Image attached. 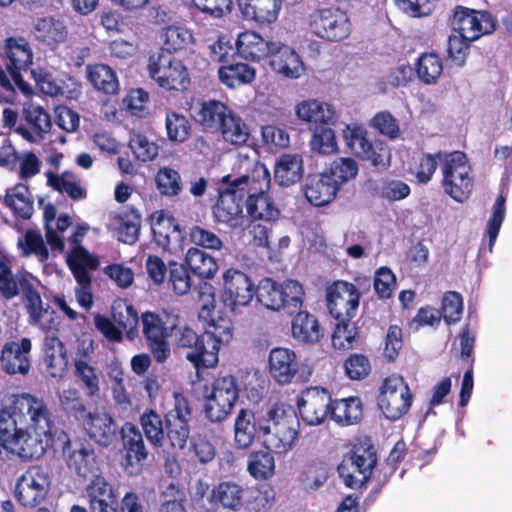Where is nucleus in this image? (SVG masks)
I'll use <instances>...</instances> for the list:
<instances>
[{"label": "nucleus", "instance_id": "1", "mask_svg": "<svg viewBox=\"0 0 512 512\" xmlns=\"http://www.w3.org/2000/svg\"><path fill=\"white\" fill-rule=\"evenodd\" d=\"M51 426V413L44 400L27 393L17 395L0 412V447L10 458L38 459L45 452L39 435L50 432Z\"/></svg>", "mask_w": 512, "mask_h": 512}, {"label": "nucleus", "instance_id": "2", "mask_svg": "<svg viewBox=\"0 0 512 512\" xmlns=\"http://www.w3.org/2000/svg\"><path fill=\"white\" fill-rule=\"evenodd\" d=\"M210 504L230 512H268L275 502L272 487L247 488L235 481H222L215 485L208 498Z\"/></svg>", "mask_w": 512, "mask_h": 512}, {"label": "nucleus", "instance_id": "3", "mask_svg": "<svg viewBox=\"0 0 512 512\" xmlns=\"http://www.w3.org/2000/svg\"><path fill=\"white\" fill-rule=\"evenodd\" d=\"M268 432L263 433L264 446L278 455L288 453L295 446L299 435V420L292 408L274 403L267 410Z\"/></svg>", "mask_w": 512, "mask_h": 512}, {"label": "nucleus", "instance_id": "4", "mask_svg": "<svg viewBox=\"0 0 512 512\" xmlns=\"http://www.w3.org/2000/svg\"><path fill=\"white\" fill-rule=\"evenodd\" d=\"M247 177L244 195L245 206L248 215L253 220L275 221L280 215V210L268 194L271 185V176L267 167L256 162Z\"/></svg>", "mask_w": 512, "mask_h": 512}, {"label": "nucleus", "instance_id": "5", "mask_svg": "<svg viewBox=\"0 0 512 512\" xmlns=\"http://www.w3.org/2000/svg\"><path fill=\"white\" fill-rule=\"evenodd\" d=\"M247 177L233 178L225 175L221 179L224 187L218 189V198L212 206L213 219L218 224L226 225L229 228H237L243 224V208L245 203V183Z\"/></svg>", "mask_w": 512, "mask_h": 512}, {"label": "nucleus", "instance_id": "6", "mask_svg": "<svg viewBox=\"0 0 512 512\" xmlns=\"http://www.w3.org/2000/svg\"><path fill=\"white\" fill-rule=\"evenodd\" d=\"M377 461L374 445L367 441H359L344 454L337 471L345 486L358 489L370 480Z\"/></svg>", "mask_w": 512, "mask_h": 512}, {"label": "nucleus", "instance_id": "7", "mask_svg": "<svg viewBox=\"0 0 512 512\" xmlns=\"http://www.w3.org/2000/svg\"><path fill=\"white\" fill-rule=\"evenodd\" d=\"M303 286L293 279H287L282 284L272 278L262 279L256 287V298L265 308L294 314L301 309L304 300Z\"/></svg>", "mask_w": 512, "mask_h": 512}, {"label": "nucleus", "instance_id": "8", "mask_svg": "<svg viewBox=\"0 0 512 512\" xmlns=\"http://www.w3.org/2000/svg\"><path fill=\"white\" fill-rule=\"evenodd\" d=\"M240 388L235 376L219 375L213 379L210 388L205 387V417L212 423H222L232 413L239 398Z\"/></svg>", "mask_w": 512, "mask_h": 512}, {"label": "nucleus", "instance_id": "9", "mask_svg": "<svg viewBox=\"0 0 512 512\" xmlns=\"http://www.w3.org/2000/svg\"><path fill=\"white\" fill-rule=\"evenodd\" d=\"M443 165H441V187L445 194L459 203L466 201L474 187V180L471 176V166L463 151H452L449 154H442Z\"/></svg>", "mask_w": 512, "mask_h": 512}, {"label": "nucleus", "instance_id": "10", "mask_svg": "<svg viewBox=\"0 0 512 512\" xmlns=\"http://www.w3.org/2000/svg\"><path fill=\"white\" fill-rule=\"evenodd\" d=\"M149 76L167 91H186L191 85L188 68L170 53L157 51L148 60Z\"/></svg>", "mask_w": 512, "mask_h": 512}, {"label": "nucleus", "instance_id": "11", "mask_svg": "<svg viewBox=\"0 0 512 512\" xmlns=\"http://www.w3.org/2000/svg\"><path fill=\"white\" fill-rule=\"evenodd\" d=\"M175 346L185 351L186 359L199 371L214 368L219 362L218 356H213L214 347H210L208 334H198L187 325H175L171 328Z\"/></svg>", "mask_w": 512, "mask_h": 512}, {"label": "nucleus", "instance_id": "12", "mask_svg": "<svg viewBox=\"0 0 512 512\" xmlns=\"http://www.w3.org/2000/svg\"><path fill=\"white\" fill-rule=\"evenodd\" d=\"M413 399L405 379L401 375L392 374L382 381L377 406L386 419L397 421L409 412Z\"/></svg>", "mask_w": 512, "mask_h": 512}, {"label": "nucleus", "instance_id": "13", "mask_svg": "<svg viewBox=\"0 0 512 512\" xmlns=\"http://www.w3.org/2000/svg\"><path fill=\"white\" fill-rule=\"evenodd\" d=\"M0 60L14 85L25 95L32 94L31 86L22 77V72H27L33 64L29 42L24 37L6 38L0 51Z\"/></svg>", "mask_w": 512, "mask_h": 512}, {"label": "nucleus", "instance_id": "14", "mask_svg": "<svg viewBox=\"0 0 512 512\" xmlns=\"http://www.w3.org/2000/svg\"><path fill=\"white\" fill-rule=\"evenodd\" d=\"M453 31L474 42L496 30V19L486 10H475L462 5L453 9L449 19Z\"/></svg>", "mask_w": 512, "mask_h": 512}, {"label": "nucleus", "instance_id": "15", "mask_svg": "<svg viewBox=\"0 0 512 512\" xmlns=\"http://www.w3.org/2000/svg\"><path fill=\"white\" fill-rule=\"evenodd\" d=\"M343 138L351 153L357 158L369 161L373 166H386L390 160V150L383 142L373 140L369 132L358 125H347Z\"/></svg>", "mask_w": 512, "mask_h": 512}, {"label": "nucleus", "instance_id": "16", "mask_svg": "<svg viewBox=\"0 0 512 512\" xmlns=\"http://www.w3.org/2000/svg\"><path fill=\"white\" fill-rule=\"evenodd\" d=\"M174 405L165 415V438L173 449L183 450L190 440L192 408L188 398L180 392L173 393Z\"/></svg>", "mask_w": 512, "mask_h": 512}, {"label": "nucleus", "instance_id": "17", "mask_svg": "<svg viewBox=\"0 0 512 512\" xmlns=\"http://www.w3.org/2000/svg\"><path fill=\"white\" fill-rule=\"evenodd\" d=\"M360 297L359 289L353 283L344 280L333 282L326 293L329 313L336 321H351L356 316Z\"/></svg>", "mask_w": 512, "mask_h": 512}, {"label": "nucleus", "instance_id": "18", "mask_svg": "<svg viewBox=\"0 0 512 512\" xmlns=\"http://www.w3.org/2000/svg\"><path fill=\"white\" fill-rule=\"evenodd\" d=\"M303 366L296 352L292 349L275 347L269 352L268 374L278 385L285 386L299 380L304 381Z\"/></svg>", "mask_w": 512, "mask_h": 512}, {"label": "nucleus", "instance_id": "19", "mask_svg": "<svg viewBox=\"0 0 512 512\" xmlns=\"http://www.w3.org/2000/svg\"><path fill=\"white\" fill-rule=\"evenodd\" d=\"M310 27L315 35L327 41H341L351 32L350 19L339 8H324L311 15Z\"/></svg>", "mask_w": 512, "mask_h": 512}, {"label": "nucleus", "instance_id": "20", "mask_svg": "<svg viewBox=\"0 0 512 512\" xmlns=\"http://www.w3.org/2000/svg\"><path fill=\"white\" fill-rule=\"evenodd\" d=\"M49 475L40 466H32L17 480L15 497L24 507H36L50 490Z\"/></svg>", "mask_w": 512, "mask_h": 512}, {"label": "nucleus", "instance_id": "21", "mask_svg": "<svg viewBox=\"0 0 512 512\" xmlns=\"http://www.w3.org/2000/svg\"><path fill=\"white\" fill-rule=\"evenodd\" d=\"M332 400L328 389L311 386L301 392L296 405L302 420L308 425L316 426L330 417Z\"/></svg>", "mask_w": 512, "mask_h": 512}, {"label": "nucleus", "instance_id": "22", "mask_svg": "<svg viewBox=\"0 0 512 512\" xmlns=\"http://www.w3.org/2000/svg\"><path fill=\"white\" fill-rule=\"evenodd\" d=\"M119 434L124 452V469L128 475L136 476L142 472L149 457L143 435L138 427L131 422H125L120 428Z\"/></svg>", "mask_w": 512, "mask_h": 512}, {"label": "nucleus", "instance_id": "23", "mask_svg": "<svg viewBox=\"0 0 512 512\" xmlns=\"http://www.w3.org/2000/svg\"><path fill=\"white\" fill-rule=\"evenodd\" d=\"M267 412L258 414L248 408H241L234 421V443L239 449L249 448L255 439L262 440L268 432Z\"/></svg>", "mask_w": 512, "mask_h": 512}, {"label": "nucleus", "instance_id": "24", "mask_svg": "<svg viewBox=\"0 0 512 512\" xmlns=\"http://www.w3.org/2000/svg\"><path fill=\"white\" fill-rule=\"evenodd\" d=\"M142 332L146 344L158 363L165 362L170 356L168 328L159 314L146 311L141 315Z\"/></svg>", "mask_w": 512, "mask_h": 512}, {"label": "nucleus", "instance_id": "25", "mask_svg": "<svg viewBox=\"0 0 512 512\" xmlns=\"http://www.w3.org/2000/svg\"><path fill=\"white\" fill-rule=\"evenodd\" d=\"M223 280L222 298L224 303L231 308L247 306L256 296L254 283L247 274L240 270L228 269L223 275Z\"/></svg>", "mask_w": 512, "mask_h": 512}, {"label": "nucleus", "instance_id": "26", "mask_svg": "<svg viewBox=\"0 0 512 512\" xmlns=\"http://www.w3.org/2000/svg\"><path fill=\"white\" fill-rule=\"evenodd\" d=\"M272 47L268 65L273 72L287 79H298L305 73V64L292 47L279 41Z\"/></svg>", "mask_w": 512, "mask_h": 512}, {"label": "nucleus", "instance_id": "27", "mask_svg": "<svg viewBox=\"0 0 512 512\" xmlns=\"http://www.w3.org/2000/svg\"><path fill=\"white\" fill-rule=\"evenodd\" d=\"M32 342L29 338L23 337L19 342L7 341L1 350L0 364L2 369L10 374L26 375L31 367L30 352Z\"/></svg>", "mask_w": 512, "mask_h": 512}, {"label": "nucleus", "instance_id": "28", "mask_svg": "<svg viewBox=\"0 0 512 512\" xmlns=\"http://www.w3.org/2000/svg\"><path fill=\"white\" fill-rule=\"evenodd\" d=\"M34 40L44 49L56 51L68 38V28L64 21L54 16L38 18L31 30Z\"/></svg>", "mask_w": 512, "mask_h": 512}, {"label": "nucleus", "instance_id": "29", "mask_svg": "<svg viewBox=\"0 0 512 512\" xmlns=\"http://www.w3.org/2000/svg\"><path fill=\"white\" fill-rule=\"evenodd\" d=\"M303 191L306 200L311 205L322 207L335 199L339 189L334 178L324 171L308 174Z\"/></svg>", "mask_w": 512, "mask_h": 512}, {"label": "nucleus", "instance_id": "30", "mask_svg": "<svg viewBox=\"0 0 512 512\" xmlns=\"http://www.w3.org/2000/svg\"><path fill=\"white\" fill-rule=\"evenodd\" d=\"M81 428L90 439L103 447L110 446L116 439L117 427L107 412H92Z\"/></svg>", "mask_w": 512, "mask_h": 512}, {"label": "nucleus", "instance_id": "31", "mask_svg": "<svg viewBox=\"0 0 512 512\" xmlns=\"http://www.w3.org/2000/svg\"><path fill=\"white\" fill-rule=\"evenodd\" d=\"M276 41H267L260 34L254 31H244L240 33L236 40L237 54L251 62H260L268 59L272 44Z\"/></svg>", "mask_w": 512, "mask_h": 512}, {"label": "nucleus", "instance_id": "32", "mask_svg": "<svg viewBox=\"0 0 512 512\" xmlns=\"http://www.w3.org/2000/svg\"><path fill=\"white\" fill-rule=\"evenodd\" d=\"M243 17L260 25L274 23L279 16L283 0H237Z\"/></svg>", "mask_w": 512, "mask_h": 512}, {"label": "nucleus", "instance_id": "33", "mask_svg": "<svg viewBox=\"0 0 512 512\" xmlns=\"http://www.w3.org/2000/svg\"><path fill=\"white\" fill-rule=\"evenodd\" d=\"M117 239L128 245L135 244L140 235L142 216L133 206H126L121 212L112 216Z\"/></svg>", "mask_w": 512, "mask_h": 512}, {"label": "nucleus", "instance_id": "34", "mask_svg": "<svg viewBox=\"0 0 512 512\" xmlns=\"http://www.w3.org/2000/svg\"><path fill=\"white\" fill-rule=\"evenodd\" d=\"M29 315L30 323L39 324L49 310V305L44 306L41 295L33 283L30 273L24 272L19 275V293Z\"/></svg>", "mask_w": 512, "mask_h": 512}, {"label": "nucleus", "instance_id": "35", "mask_svg": "<svg viewBox=\"0 0 512 512\" xmlns=\"http://www.w3.org/2000/svg\"><path fill=\"white\" fill-rule=\"evenodd\" d=\"M232 110L219 100H208L199 103L193 110V119L204 129L218 131Z\"/></svg>", "mask_w": 512, "mask_h": 512}, {"label": "nucleus", "instance_id": "36", "mask_svg": "<svg viewBox=\"0 0 512 512\" xmlns=\"http://www.w3.org/2000/svg\"><path fill=\"white\" fill-rule=\"evenodd\" d=\"M363 403L358 396L332 400L330 419L340 427H348L361 422Z\"/></svg>", "mask_w": 512, "mask_h": 512}, {"label": "nucleus", "instance_id": "37", "mask_svg": "<svg viewBox=\"0 0 512 512\" xmlns=\"http://www.w3.org/2000/svg\"><path fill=\"white\" fill-rule=\"evenodd\" d=\"M292 319V335L303 343H317L324 337V328L317 318L307 311H296Z\"/></svg>", "mask_w": 512, "mask_h": 512}, {"label": "nucleus", "instance_id": "38", "mask_svg": "<svg viewBox=\"0 0 512 512\" xmlns=\"http://www.w3.org/2000/svg\"><path fill=\"white\" fill-rule=\"evenodd\" d=\"M87 79L94 89L106 94L115 95L120 85L116 72L107 64L96 63L86 66Z\"/></svg>", "mask_w": 512, "mask_h": 512}, {"label": "nucleus", "instance_id": "39", "mask_svg": "<svg viewBox=\"0 0 512 512\" xmlns=\"http://www.w3.org/2000/svg\"><path fill=\"white\" fill-rule=\"evenodd\" d=\"M44 364L48 374L61 377L68 364L65 345L55 336H47L44 340Z\"/></svg>", "mask_w": 512, "mask_h": 512}, {"label": "nucleus", "instance_id": "40", "mask_svg": "<svg viewBox=\"0 0 512 512\" xmlns=\"http://www.w3.org/2000/svg\"><path fill=\"white\" fill-rule=\"evenodd\" d=\"M220 82L228 88L251 84L256 78V69L248 63H227L219 67Z\"/></svg>", "mask_w": 512, "mask_h": 512}, {"label": "nucleus", "instance_id": "41", "mask_svg": "<svg viewBox=\"0 0 512 512\" xmlns=\"http://www.w3.org/2000/svg\"><path fill=\"white\" fill-rule=\"evenodd\" d=\"M39 90L48 96H63L75 99L80 94L81 85L72 77L66 76L65 80L58 81L50 73H44L37 80Z\"/></svg>", "mask_w": 512, "mask_h": 512}, {"label": "nucleus", "instance_id": "42", "mask_svg": "<svg viewBox=\"0 0 512 512\" xmlns=\"http://www.w3.org/2000/svg\"><path fill=\"white\" fill-rule=\"evenodd\" d=\"M449 153L446 151H437L434 154L422 153L412 159L408 172L415 178L417 184L426 185L432 180L438 167V161L443 165L442 154Z\"/></svg>", "mask_w": 512, "mask_h": 512}, {"label": "nucleus", "instance_id": "43", "mask_svg": "<svg viewBox=\"0 0 512 512\" xmlns=\"http://www.w3.org/2000/svg\"><path fill=\"white\" fill-rule=\"evenodd\" d=\"M185 264L200 279H212L218 271V264L213 256L197 247H190L185 255Z\"/></svg>", "mask_w": 512, "mask_h": 512}, {"label": "nucleus", "instance_id": "44", "mask_svg": "<svg viewBox=\"0 0 512 512\" xmlns=\"http://www.w3.org/2000/svg\"><path fill=\"white\" fill-rule=\"evenodd\" d=\"M303 175V159L298 154H283L280 156L274 171L275 180L288 187L298 182Z\"/></svg>", "mask_w": 512, "mask_h": 512}, {"label": "nucleus", "instance_id": "45", "mask_svg": "<svg viewBox=\"0 0 512 512\" xmlns=\"http://www.w3.org/2000/svg\"><path fill=\"white\" fill-rule=\"evenodd\" d=\"M60 408L66 418L80 427L86 422L92 411H89L84 400L76 389H66L59 396Z\"/></svg>", "mask_w": 512, "mask_h": 512}, {"label": "nucleus", "instance_id": "46", "mask_svg": "<svg viewBox=\"0 0 512 512\" xmlns=\"http://www.w3.org/2000/svg\"><path fill=\"white\" fill-rule=\"evenodd\" d=\"M298 119L315 125L329 124L334 121L335 112L327 104L317 100H304L295 106Z\"/></svg>", "mask_w": 512, "mask_h": 512}, {"label": "nucleus", "instance_id": "47", "mask_svg": "<svg viewBox=\"0 0 512 512\" xmlns=\"http://www.w3.org/2000/svg\"><path fill=\"white\" fill-rule=\"evenodd\" d=\"M67 264L75 277L81 281L91 279L89 270H96L99 266L97 256L91 254L83 246H75L67 256Z\"/></svg>", "mask_w": 512, "mask_h": 512}, {"label": "nucleus", "instance_id": "48", "mask_svg": "<svg viewBox=\"0 0 512 512\" xmlns=\"http://www.w3.org/2000/svg\"><path fill=\"white\" fill-rule=\"evenodd\" d=\"M273 451L255 450L249 453L247 459V472L257 481H266L275 474V459Z\"/></svg>", "mask_w": 512, "mask_h": 512}, {"label": "nucleus", "instance_id": "49", "mask_svg": "<svg viewBox=\"0 0 512 512\" xmlns=\"http://www.w3.org/2000/svg\"><path fill=\"white\" fill-rule=\"evenodd\" d=\"M47 184L61 194H67L73 200H81L86 198L87 192L76 180L73 172L64 171L61 174H55L47 171Z\"/></svg>", "mask_w": 512, "mask_h": 512}, {"label": "nucleus", "instance_id": "50", "mask_svg": "<svg viewBox=\"0 0 512 512\" xmlns=\"http://www.w3.org/2000/svg\"><path fill=\"white\" fill-rule=\"evenodd\" d=\"M139 423L149 443L161 448L165 440V424L162 417L153 409H146L140 416Z\"/></svg>", "mask_w": 512, "mask_h": 512}, {"label": "nucleus", "instance_id": "51", "mask_svg": "<svg viewBox=\"0 0 512 512\" xmlns=\"http://www.w3.org/2000/svg\"><path fill=\"white\" fill-rule=\"evenodd\" d=\"M112 318L119 329L126 332L130 340L138 335L139 317L132 304L127 302L115 303L112 306Z\"/></svg>", "mask_w": 512, "mask_h": 512}, {"label": "nucleus", "instance_id": "52", "mask_svg": "<svg viewBox=\"0 0 512 512\" xmlns=\"http://www.w3.org/2000/svg\"><path fill=\"white\" fill-rule=\"evenodd\" d=\"M218 131L221 132V135L226 142L235 146L244 145L250 136L247 124L233 111L230 112L229 116L224 120Z\"/></svg>", "mask_w": 512, "mask_h": 512}, {"label": "nucleus", "instance_id": "53", "mask_svg": "<svg viewBox=\"0 0 512 512\" xmlns=\"http://www.w3.org/2000/svg\"><path fill=\"white\" fill-rule=\"evenodd\" d=\"M162 38L163 46L158 51L170 53V55L186 50L194 40L192 33L188 29L180 26L166 27L163 31Z\"/></svg>", "mask_w": 512, "mask_h": 512}, {"label": "nucleus", "instance_id": "54", "mask_svg": "<svg viewBox=\"0 0 512 512\" xmlns=\"http://www.w3.org/2000/svg\"><path fill=\"white\" fill-rule=\"evenodd\" d=\"M153 237L156 244L164 251L170 245V234H163V229L171 230L173 234H180V228L173 216H168L163 210L155 212L151 217Z\"/></svg>", "mask_w": 512, "mask_h": 512}, {"label": "nucleus", "instance_id": "55", "mask_svg": "<svg viewBox=\"0 0 512 512\" xmlns=\"http://www.w3.org/2000/svg\"><path fill=\"white\" fill-rule=\"evenodd\" d=\"M204 334L210 337L209 346L214 347L213 356L219 357L221 345L228 343L233 337V323L228 317L212 318Z\"/></svg>", "mask_w": 512, "mask_h": 512}, {"label": "nucleus", "instance_id": "56", "mask_svg": "<svg viewBox=\"0 0 512 512\" xmlns=\"http://www.w3.org/2000/svg\"><path fill=\"white\" fill-rule=\"evenodd\" d=\"M87 353L74 360V374L86 390L87 395L93 397L99 394V377L96 369L86 361Z\"/></svg>", "mask_w": 512, "mask_h": 512}, {"label": "nucleus", "instance_id": "57", "mask_svg": "<svg viewBox=\"0 0 512 512\" xmlns=\"http://www.w3.org/2000/svg\"><path fill=\"white\" fill-rule=\"evenodd\" d=\"M23 117L30 129L42 140L51 128V117L46 110L34 103H26L23 107Z\"/></svg>", "mask_w": 512, "mask_h": 512}, {"label": "nucleus", "instance_id": "58", "mask_svg": "<svg viewBox=\"0 0 512 512\" xmlns=\"http://www.w3.org/2000/svg\"><path fill=\"white\" fill-rule=\"evenodd\" d=\"M95 458L94 450L89 445L80 444V447L69 455L67 464L77 475L87 478L93 474Z\"/></svg>", "mask_w": 512, "mask_h": 512}, {"label": "nucleus", "instance_id": "59", "mask_svg": "<svg viewBox=\"0 0 512 512\" xmlns=\"http://www.w3.org/2000/svg\"><path fill=\"white\" fill-rule=\"evenodd\" d=\"M157 190L162 196H178L183 189L180 173L171 167L160 168L155 175Z\"/></svg>", "mask_w": 512, "mask_h": 512}, {"label": "nucleus", "instance_id": "60", "mask_svg": "<svg viewBox=\"0 0 512 512\" xmlns=\"http://www.w3.org/2000/svg\"><path fill=\"white\" fill-rule=\"evenodd\" d=\"M327 125H316L309 142L312 151L322 155H330L338 150L335 132Z\"/></svg>", "mask_w": 512, "mask_h": 512}, {"label": "nucleus", "instance_id": "61", "mask_svg": "<svg viewBox=\"0 0 512 512\" xmlns=\"http://www.w3.org/2000/svg\"><path fill=\"white\" fill-rule=\"evenodd\" d=\"M443 71L442 59L438 54L424 53L417 62L416 72L419 79L425 84H433L440 77Z\"/></svg>", "mask_w": 512, "mask_h": 512}, {"label": "nucleus", "instance_id": "62", "mask_svg": "<svg viewBox=\"0 0 512 512\" xmlns=\"http://www.w3.org/2000/svg\"><path fill=\"white\" fill-rule=\"evenodd\" d=\"M85 491L88 505L118 498L116 489L103 475H94Z\"/></svg>", "mask_w": 512, "mask_h": 512}, {"label": "nucleus", "instance_id": "63", "mask_svg": "<svg viewBox=\"0 0 512 512\" xmlns=\"http://www.w3.org/2000/svg\"><path fill=\"white\" fill-rule=\"evenodd\" d=\"M27 190V186L18 184L12 193L7 192L4 197V204L22 219H29L33 212V203L24 193Z\"/></svg>", "mask_w": 512, "mask_h": 512}, {"label": "nucleus", "instance_id": "64", "mask_svg": "<svg viewBox=\"0 0 512 512\" xmlns=\"http://www.w3.org/2000/svg\"><path fill=\"white\" fill-rule=\"evenodd\" d=\"M167 137L171 142L183 143L191 134L188 118L175 111H168L165 118Z\"/></svg>", "mask_w": 512, "mask_h": 512}]
</instances>
